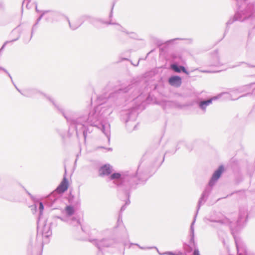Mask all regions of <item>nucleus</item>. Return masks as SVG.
I'll list each match as a JSON object with an SVG mask.
<instances>
[{"label": "nucleus", "mask_w": 255, "mask_h": 255, "mask_svg": "<svg viewBox=\"0 0 255 255\" xmlns=\"http://www.w3.org/2000/svg\"><path fill=\"white\" fill-rule=\"evenodd\" d=\"M223 64L220 60V56L219 55V51L218 50H215L212 53V61L211 65L214 66H218L221 65Z\"/></svg>", "instance_id": "a211bd4d"}, {"label": "nucleus", "mask_w": 255, "mask_h": 255, "mask_svg": "<svg viewBox=\"0 0 255 255\" xmlns=\"http://www.w3.org/2000/svg\"><path fill=\"white\" fill-rule=\"evenodd\" d=\"M237 1V10L234 16L231 18L226 23L225 34L229 30V25L236 21H245L249 19L255 17V2H250L246 8L242 9V5L245 3L246 0H236Z\"/></svg>", "instance_id": "20e7f679"}, {"label": "nucleus", "mask_w": 255, "mask_h": 255, "mask_svg": "<svg viewBox=\"0 0 255 255\" xmlns=\"http://www.w3.org/2000/svg\"><path fill=\"white\" fill-rule=\"evenodd\" d=\"M46 15V13H45V11H42V13L41 14V15L39 16V17L37 19V20L36 21V22L35 23V24L33 25L32 27V29H31V38L32 37V35H33V32H34V31L37 28V25H38L39 22L40 21V20L42 19V18L43 17V16L44 15L45 16Z\"/></svg>", "instance_id": "b1692460"}, {"label": "nucleus", "mask_w": 255, "mask_h": 255, "mask_svg": "<svg viewBox=\"0 0 255 255\" xmlns=\"http://www.w3.org/2000/svg\"><path fill=\"white\" fill-rule=\"evenodd\" d=\"M6 74H7V75L8 76V77L10 78L11 80V82H12V83H13V80H12V77L10 75V74L8 73V72L7 71V72H5Z\"/></svg>", "instance_id": "473e14b6"}, {"label": "nucleus", "mask_w": 255, "mask_h": 255, "mask_svg": "<svg viewBox=\"0 0 255 255\" xmlns=\"http://www.w3.org/2000/svg\"><path fill=\"white\" fill-rule=\"evenodd\" d=\"M35 9H36V11L37 12H39V10H38V9H37V6H36V7H35Z\"/></svg>", "instance_id": "58836bf2"}, {"label": "nucleus", "mask_w": 255, "mask_h": 255, "mask_svg": "<svg viewBox=\"0 0 255 255\" xmlns=\"http://www.w3.org/2000/svg\"><path fill=\"white\" fill-rule=\"evenodd\" d=\"M135 127H136V126H135V125H134V128H135Z\"/></svg>", "instance_id": "a18cd8bd"}, {"label": "nucleus", "mask_w": 255, "mask_h": 255, "mask_svg": "<svg viewBox=\"0 0 255 255\" xmlns=\"http://www.w3.org/2000/svg\"><path fill=\"white\" fill-rule=\"evenodd\" d=\"M66 18L68 22L69 27L72 30L76 29L77 28L80 26L81 24L85 21H88L96 27L98 26V23L99 22L102 23V21H103L102 19L94 18L89 15H83L79 17L78 19V24L76 26H72L71 23L70 22L69 18L67 17Z\"/></svg>", "instance_id": "423d86ee"}, {"label": "nucleus", "mask_w": 255, "mask_h": 255, "mask_svg": "<svg viewBox=\"0 0 255 255\" xmlns=\"http://www.w3.org/2000/svg\"><path fill=\"white\" fill-rule=\"evenodd\" d=\"M52 219H53V221L54 222V223L55 224V226H57V224H58V223H57L58 219L60 220L62 222H64L69 223V222L70 221V217H69L68 216H66V217H64L55 216L53 217Z\"/></svg>", "instance_id": "412c9836"}, {"label": "nucleus", "mask_w": 255, "mask_h": 255, "mask_svg": "<svg viewBox=\"0 0 255 255\" xmlns=\"http://www.w3.org/2000/svg\"><path fill=\"white\" fill-rule=\"evenodd\" d=\"M177 106L178 107L180 108H182V107H183V106H181V105H178V106Z\"/></svg>", "instance_id": "ea45409f"}, {"label": "nucleus", "mask_w": 255, "mask_h": 255, "mask_svg": "<svg viewBox=\"0 0 255 255\" xmlns=\"http://www.w3.org/2000/svg\"><path fill=\"white\" fill-rule=\"evenodd\" d=\"M53 225L55 226V224L53 221L52 222L50 223L49 225H47L46 224H44L43 226L42 230V235L46 238H48L49 236H50L52 235L51 227Z\"/></svg>", "instance_id": "6ab92c4d"}, {"label": "nucleus", "mask_w": 255, "mask_h": 255, "mask_svg": "<svg viewBox=\"0 0 255 255\" xmlns=\"http://www.w3.org/2000/svg\"><path fill=\"white\" fill-rule=\"evenodd\" d=\"M176 150H177V149H176L175 151H174L172 152V154L175 153V151H176Z\"/></svg>", "instance_id": "79ce46f5"}, {"label": "nucleus", "mask_w": 255, "mask_h": 255, "mask_svg": "<svg viewBox=\"0 0 255 255\" xmlns=\"http://www.w3.org/2000/svg\"><path fill=\"white\" fill-rule=\"evenodd\" d=\"M25 1H27V2H29L31 1V0H24L23 3L25 2Z\"/></svg>", "instance_id": "4c0bfd02"}, {"label": "nucleus", "mask_w": 255, "mask_h": 255, "mask_svg": "<svg viewBox=\"0 0 255 255\" xmlns=\"http://www.w3.org/2000/svg\"><path fill=\"white\" fill-rule=\"evenodd\" d=\"M74 196H70L69 198V202L71 204H73L74 206L78 207L80 204V200L78 199L76 201H74Z\"/></svg>", "instance_id": "a878e982"}, {"label": "nucleus", "mask_w": 255, "mask_h": 255, "mask_svg": "<svg viewBox=\"0 0 255 255\" xmlns=\"http://www.w3.org/2000/svg\"><path fill=\"white\" fill-rule=\"evenodd\" d=\"M0 70H2L4 72H7V70L5 68H4L2 67H0Z\"/></svg>", "instance_id": "f704fd0d"}, {"label": "nucleus", "mask_w": 255, "mask_h": 255, "mask_svg": "<svg viewBox=\"0 0 255 255\" xmlns=\"http://www.w3.org/2000/svg\"><path fill=\"white\" fill-rule=\"evenodd\" d=\"M135 245L138 246L140 249H142V250L156 249L157 251L158 252V250L155 247L144 248V247H142L140 246L138 244H135Z\"/></svg>", "instance_id": "c85d7f7f"}, {"label": "nucleus", "mask_w": 255, "mask_h": 255, "mask_svg": "<svg viewBox=\"0 0 255 255\" xmlns=\"http://www.w3.org/2000/svg\"><path fill=\"white\" fill-rule=\"evenodd\" d=\"M224 171V167L223 165L219 166V167L214 171L208 183V186H207L204 191L202 193L201 197L200 198L198 201V204L197 206L196 212L194 216L193 220L191 224L190 228V243L191 244H193V246H194L195 245L194 225L195 223L196 218L197 217L198 213L201 206L203 204H204L207 200L208 196L212 190V187L215 184L218 180L220 178Z\"/></svg>", "instance_id": "7ed1b4c3"}, {"label": "nucleus", "mask_w": 255, "mask_h": 255, "mask_svg": "<svg viewBox=\"0 0 255 255\" xmlns=\"http://www.w3.org/2000/svg\"><path fill=\"white\" fill-rule=\"evenodd\" d=\"M168 83L171 86L178 88L182 84V79L179 76H171L168 79Z\"/></svg>", "instance_id": "2eb2a0df"}, {"label": "nucleus", "mask_w": 255, "mask_h": 255, "mask_svg": "<svg viewBox=\"0 0 255 255\" xmlns=\"http://www.w3.org/2000/svg\"><path fill=\"white\" fill-rule=\"evenodd\" d=\"M78 24V21H77V22L76 23H71V25L72 26H76L77 24Z\"/></svg>", "instance_id": "c9c22d12"}, {"label": "nucleus", "mask_w": 255, "mask_h": 255, "mask_svg": "<svg viewBox=\"0 0 255 255\" xmlns=\"http://www.w3.org/2000/svg\"><path fill=\"white\" fill-rule=\"evenodd\" d=\"M157 252L159 253V254L160 255H182L181 253H180L178 254H176L175 253H174L173 252H164L163 254H161L159 251Z\"/></svg>", "instance_id": "cd10ccee"}, {"label": "nucleus", "mask_w": 255, "mask_h": 255, "mask_svg": "<svg viewBox=\"0 0 255 255\" xmlns=\"http://www.w3.org/2000/svg\"><path fill=\"white\" fill-rule=\"evenodd\" d=\"M119 222H120V219H119L118 220V223H119Z\"/></svg>", "instance_id": "37998d69"}, {"label": "nucleus", "mask_w": 255, "mask_h": 255, "mask_svg": "<svg viewBox=\"0 0 255 255\" xmlns=\"http://www.w3.org/2000/svg\"><path fill=\"white\" fill-rule=\"evenodd\" d=\"M133 85L130 84L124 88L115 89L108 95L104 93L103 95L97 98L99 105L92 111L85 114H80L77 118H74L65 113L62 106L50 97L48 99L53 103L54 108L60 112L66 119L69 124V132L73 128L75 130L78 138L82 134L86 141L88 133L92 131V127H95L107 136L108 141L110 140V125L106 122L105 118L110 115L114 109L120 106L125 101V95L133 88Z\"/></svg>", "instance_id": "f257e3e1"}, {"label": "nucleus", "mask_w": 255, "mask_h": 255, "mask_svg": "<svg viewBox=\"0 0 255 255\" xmlns=\"http://www.w3.org/2000/svg\"><path fill=\"white\" fill-rule=\"evenodd\" d=\"M16 39H13V40H11V41H6V42H5L3 43V44L2 45V47H1V48L0 49V51H2V50L4 49V48L5 47V46L6 44L7 43H8V42H12L15 41H16Z\"/></svg>", "instance_id": "c756f323"}, {"label": "nucleus", "mask_w": 255, "mask_h": 255, "mask_svg": "<svg viewBox=\"0 0 255 255\" xmlns=\"http://www.w3.org/2000/svg\"><path fill=\"white\" fill-rule=\"evenodd\" d=\"M14 87H15L16 89L22 95V93H23V91H21L20 90H19L17 87L14 84V83H13Z\"/></svg>", "instance_id": "2f4dec72"}, {"label": "nucleus", "mask_w": 255, "mask_h": 255, "mask_svg": "<svg viewBox=\"0 0 255 255\" xmlns=\"http://www.w3.org/2000/svg\"><path fill=\"white\" fill-rule=\"evenodd\" d=\"M139 167L135 173L128 171L122 173H114L109 177L113 183L117 185L119 192H123L126 196L127 200L125 204L122 206L120 212H123L127 206L130 204V194L132 190L135 189L136 186L139 183H144L148 178L146 172L139 171Z\"/></svg>", "instance_id": "f03ea898"}, {"label": "nucleus", "mask_w": 255, "mask_h": 255, "mask_svg": "<svg viewBox=\"0 0 255 255\" xmlns=\"http://www.w3.org/2000/svg\"><path fill=\"white\" fill-rule=\"evenodd\" d=\"M65 212L67 216L70 217L72 216L75 212V210L71 205H67L64 209Z\"/></svg>", "instance_id": "5701e85b"}, {"label": "nucleus", "mask_w": 255, "mask_h": 255, "mask_svg": "<svg viewBox=\"0 0 255 255\" xmlns=\"http://www.w3.org/2000/svg\"><path fill=\"white\" fill-rule=\"evenodd\" d=\"M89 241L94 245L100 252H102L105 248H113L116 244V240L112 238H105L100 240L89 239Z\"/></svg>", "instance_id": "39448f33"}, {"label": "nucleus", "mask_w": 255, "mask_h": 255, "mask_svg": "<svg viewBox=\"0 0 255 255\" xmlns=\"http://www.w3.org/2000/svg\"><path fill=\"white\" fill-rule=\"evenodd\" d=\"M114 6V3H113L112 9L111 10V12L109 15L110 20L109 21H105L103 20V21H102V24H105L107 25H116L117 26L116 29L117 30L123 32L125 33L127 32V30H126L124 27H123L122 26H121L120 24H119L118 23H114L112 22L111 18L113 16V10Z\"/></svg>", "instance_id": "f8f14e48"}, {"label": "nucleus", "mask_w": 255, "mask_h": 255, "mask_svg": "<svg viewBox=\"0 0 255 255\" xmlns=\"http://www.w3.org/2000/svg\"><path fill=\"white\" fill-rule=\"evenodd\" d=\"M171 69L174 72L177 73L183 72L186 75H189V72L186 70L185 67L182 65H179L176 63H174L170 65Z\"/></svg>", "instance_id": "f3484780"}, {"label": "nucleus", "mask_w": 255, "mask_h": 255, "mask_svg": "<svg viewBox=\"0 0 255 255\" xmlns=\"http://www.w3.org/2000/svg\"><path fill=\"white\" fill-rule=\"evenodd\" d=\"M137 115V109L133 107L124 112V114L122 115V118L123 120H125V123L127 126V123L128 122H133L136 120Z\"/></svg>", "instance_id": "9d476101"}, {"label": "nucleus", "mask_w": 255, "mask_h": 255, "mask_svg": "<svg viewBox=\"0 0 255 255\" xmlns=\"http://www.w3.org/2000/svg\"><path fill=\"white\" fill-rule=\"evenodd\" d=\"M249 67H250V66H251V67H253L254 68H255V66H253V65L251 66V65H249Z\"/></svg>", "instance_id": "a19ab883"}, {"label": "nucleus", "mask_w": 255, "mask_h": 255, "mask_svg": "<svg viewBox=\"0 0 255 255\" xmlns=\"http://www.w3.org/2000/svg\"><path fill=\"white\" fill-rule=\"evenodd\" d=\"M99 175L100 176H108L112 174V167L110 164H107L102 166L99 170Z\"/></svg>", "instance_id": "dca6fc26"}, {"label": "nucleus", "mask_w": 255, "mask_h": 255, "mask_svg": "<svg viewBox=\"0 0 255 255\" xmlns=\"http://www.w3.org/2000/svg\"><path fill=\"white\" fill-rule=\"evenodd\" d=\"M46 204L50 207H52L53 209H58L59 206H54L55 204L61 202V199L60 198V194L55 192V190L51 193L46 199Z\"/></svg>", "instance_id": "1a4fd4ad"}, {"label": "nucleus", "mask_w": 255, "mask_h": 255, "mask_svg": "<svg viewBox=\"0 0 255 255\" xmlns=\"http://www.w3.org/2000/svg\"><path fill=\"white\" fill-rule=\"evenodd\" d=\"M68 224L73 226L76 227L77 228H80L83 231V228L81 225L79 220L77 219L75 217L70 218V221Z\"/></svg>", "instance_id": "aec40b11"}, {"label": "nucleus", "mask_w": 255, "mask_h": 255, "mask_svg": "<svg viewBox=\"0 0 255 255\" xmlns=\"http://www.w3.org/2000/svg\"><path fill=\"white\" fill-rule=\"evenodd\" d=\"M107 149L108 150V151H112V148H111V147H109V148H107Z\"/></svg>", "instance_id": "e433bc0d"}, {"label": "nucleus", "mask_w": 255, "mask_h": 255, "mask_svg": "<svg viewBox=\"0 0 255 255\" xmlns=\"http://www.w3.org/2000/svg\"><path fill=\"white\" fill-rule=\"evenodd\" d=\"M34 209L36 210L37 208H38L39 213V218L42 215V213L44 210V205L41 202H38L34 205Z\"/></svg>", "instance_id": "393cba45"}, {"label": "nucleus", "mask_w": 255, "mask_h": 255, "mask_svg": "<svg viewBox=\"0 0 255 255\" xmlns=\"http://www.w3.org/2000/svg\"><path fill=\"white\" fill-rule=\"evenodd\" d=\"M45 18L48 21H57L61 15L59 12L52 10L45 11Z\"/></svg>", "instance_id": "4468645a"}, {"label": "nucleus", "mask_w": 255, "mask_h": 255, "mask_svg": "<svg viewBox=\"0 0 255 255\" xmlns=\"http://www.w3.org/2000/svg\"><path fill=\"white\" fill-rule=\"evenodd\" d=\"M126 34L128 35L131 38H136L137 37L136 33L134 32H129L127 30V32H126Z\"/></svg>", "instance_id": "bb28decb"}, {"label": "nucleus", "mask_w": 255, "mask_h": 255, "mask_svg": "<svg viewBox=\"0 0 255 255\" xmlns=\"http://www.w3.org/2000/svg\"><path fill=\"white\" fill-rule=\"evenodd\" d=\"M184 39H183V38H174V39L168 40L165 42H164L161 40H158L157 41L156 43L158 46H161V45H162L163 44H166V45H168L170 44H172L174 41H175L177 40H184Z\"/></svg>", "instance_id": "4be33fe9"}, {"label": "nucleus", "mask_w": 255, "mask_h": 255, "mask_svg": "<svg viewBox=\"0 0 255 255\" xmlns=\"http://www.w3.org/2000/svg\"><path fill=\"white\" fill-rule=\"evenodd\" d=\"M68 181L66 177L64 176L61 182L55 190V192H57L58 194H62L67 191L68 188Z\"/></svg>", "instance_id": "ddd939ff"}, {"label": "nucleus", "mask_w": 255, "mask_h": 255, "mask_svg": "<svg viewBox=\"0 0 255 255\" xmlns=\"http://www.w3.org/2000/svg\"><path fill=\"white\" fill-rule=\"evenodd\" d=\"M113 88V86H112V83H109V84L107 85V87H106V89H109Z\"/></svg>", "instance_id": "7c9ffc66"}, {"label": "nucleus", "mask_w": 255, "mask_h": 255, "mask_svg": "<svg viewBox=\"0 0 255 255\" xmlns=\"http://www.w3.org/2000/svg\"><path fill=\"white\" fill-rule=\"evenodd\" d=\"M225 94H229V92H223L221 93L220 94L218 95L217 96L213 97L211 98L208 99L206 100H203L198 99L196 103L198 106V107L204 112L205 113L206 112V108L207 106H208L209 105L211 104L212 103L213 101L217 100L218 99L221 97V96Z\"/></svg>", "instance_id": "6e6552de"}, {"label": "nucleus", "mask_w": 255, "mask_h": 255, "mask_svg": "<svg viewBox=\"0 0 255 255\" xmlns=\"http://www.w3.org/2000/svg\"><path fill=\"white\" fill-rule=\"evenodd\" d=\"M202 72H204V73H207L216 72L215 71H208V70H204V71H202Z\"/></svg>", "instance_id": "72a5a7b5"}, {"label": "nucleus", "mask_w": 255, "mask_h": 255, "mask_svg": "<svg viewBox=\"0 0 255 255\" xmlns=\"http://www.w3.org/2000/svg\"><path fill=\"white\" fill-rule=\"evenodd\" d=\"M251 89H252V93H248L247 94L242 95L239 96L238 98L236 99H232V100H237L241 97L247 96L248 95H255V83H252L248 85H246L243 86H241L238 88H233L230 90V92H234L238 93H242L249 91Z\"/></svg>", "instance_id": "0eeeda50"}, {"label": "nucleus", "mask_w": 255, "mask_h": 255, "mask_svg": "<svg viewBox=\"0 0 255 255\" xmlns=\"http://www.w3.org/2000/svg\"><path fill=\"white\" fill-rule=\"evenodd\" d=\"M38 94L43 95V96H44L46 98V99L47 100H48L52 104V105L54 107V106L53 105V103L48 99L47 97H50L51 98L53 99L55 101V102L56 103H58L57 102H56V101L55 100V99L53 98H52V97H51L49 95H47L43 93L42 92H40L38 90L35 89V88L26 89L23 91V93H22L23 96L26 97H30V98H33L36 95H38Z\"/></svg>", "instance_id": "9b49d317"}, {"label": "nucleus", "mask_w": 255, "mask_h": 255, "mask_svg": "<svg viewBox=\"0 0 255 255\" xmlns=\"http://www.w3.org/2000/svg\"><path fill=\"white\" fill-rule=\"evenodd\" d=\"M100 255H103V253H101L100 254Z\"/></svg>", "instance_id": "c03bdc74"}]
</instances>
